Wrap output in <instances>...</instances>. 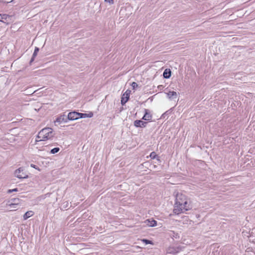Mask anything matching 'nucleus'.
I'll use <instances>...</instances> for the list:
<instances>
[{
	"label": "nucleus",
	"mask_w": 255,
	"mask_h": 255,
	"mask_svg": "<svg viewBox=\"0 0 255 255\" xmlns=\"http://www.w3.org/2000/svg\"><path fill=\"white\" fill-rule=\"evenodd\" d=\"M191 208L190 202L186 196L182 193H178L176 196L174 212L179 214L183 211H188L191 209Z\"/></svg>",
	"instance_id": "1"
},
{
	"label": "nucleus",
	"mask_w": 255,
	"mask_h": 255,
	"mask_svg": "<svg viewBox=\"0 0 255 255\" xmlns=\"http://www.w3.org/2000/svg\"><path fill=\"white\" fill-rule=\"evenodd\" d=\"M52 128H45L41 129L38 133L36 141H45L51 139L54 136Z\"/></svg>",
	"instance_id": "2"
},
{
	"label": "nucleus",
	"mask_w": 255,
	"mask_h": 255,
	"mask_svg": "<svg viewBox=\"0 0 255 255\" xmlns=\"http://www.w3.org/2000/svg\"><path fill=\"white\" fill-rule=\"evenodd\" d=\"M14 176L18 178H27L28 175L22 167H20L14 172Z\"/></svg>",
	"instance_id": "3"
},
{
	"label": "nucleus",
	"mask_w": 255,
	"mask_h": 255,
	"mask_svg": "<svg viewBox=\"0 0 255 255\" xmlns=\"http://www.w3.org/2000/svg\"><path fill=\"white\" fill-rule=\"evenodd\" d=\"M80 113L76 112H70L68 114L67 116V118L68 120H76L80 118Z\"/></svg>",
	"instance_id": "4"
},
{
	"label": "nucleus",
	"mask_w": 255,
	"mask_h": 255,
	"mask_svg": "<svg viewBox=\"0 0 255 255\" xmlns=\"http://www.w3.org/2000/svg\"><path fill=\"white\" fill-rule=\"evenodd\" d=\"M130 91L127 90L122 96L121 99V104L124 105L128 100L129 98Z\"/></svg>",
	"instance_id": "5"
},
{
	"label": "nucleus",
	"mask_w": 255,
	"mask_h": 255,
	"mask_svg": "<svg viewBox=\"0 0 255 255\" xmlns=\"http://www.w3.org/2000/svg\"><path fill=\"white\" fill-rule=\"evenodd\" d=\"M68 118H67V117L65 115H61L60 116V117H59L58 118H57L56 120V121H55V122H57L59 124H61L62 123H67V121H68Z\"/></svg>",
	"instance_id": "6"
},
{
	"label": "nucleus",
	"mask_w": 255,
	"mask_h": 255,
	"mask_svg": "<svg viewBox=\"0 0 255 255\" xmlns=\"http://www.w3.org/2000/svg\"><path fill=\"white\" fill-rule=\"evenodd\" d=\"M19 204V199L18 198H12L8 201V205L11 208H15L14 206Z\"/></svg>",
	"instance_id": "7"
},
{
	"label": "nucleus",
	"mask_w": 255,
	"mask_h": 255,
	"mask_svg": "<svg viewBox=\"0 0 255 255\" xmlns=\"http://www.w3.org/2000/svg\"><path fill=\"white\" fill-rule=\"evenodd\" d=\"M147 123L141 120H136L134 122V125L136 127H145Z\"/></svg>",
	"instance_id": "8"
},
{
	"label": "nucleus",
	"mask_w": 255,
	"mask_h": 255,
	"mask_svg": "<svg viewBox=\"0 0 255 255\" xmlns=\"http://www.w3.org/2000/svg\"><path fill=\"white\" fill-rule=\"evenodd\" d=\"M144 223L149 227H154L157 225V222L153 219L146 220Z\"/></svg>",
	"instance_id": "9"
},
{
	"label": "nucleus",
	"mask_w": 255,
	"mask_h": 255,
	"mask_svg": "<svg viewBox=\"0 0 255 255\" xmlns=\"http://www.w3.org/2000/svg\"><path fill=\"white\" fill-rule=\"evenodd\" d=\"M11 17V16L6 14H0V21L5 23V21H7L8 19Z\"/></svg>",
	"instance_id": "10"
},
{
	"label": "nucleus",
	"mask_w": 255,
	"mask_h": 255,
	"mask_svg": "<svg viewBox=\"0 0 255 255\" xmlns=\"http://www.w3.org/2000/svg\"><path fill=\"white\" fill-rule=\"evenodd\" d=\"M145 114L144 115L142 119L145 121H150L152 119L151 115L148 113V110L145 109Z\"/></svg>",
	"instance_id": "11"
},
{
	"label": "nucleus",
	"mask_w": 255,
	"mask_h": 255,
	"mask_svg": "<svg viewBox=\"0 0 255 255\" xmlns=\"http://www.w3.org/2000/svg\"><path fill=\"white\" fill-rule=\"evenodd\" d=\"M168 98L170 99H176L177 98V94L174 91H170L167 93Z\"/></svg>",
	"instance_id": "12"
},
{
	"label": "nucleus",
	"mask_w": 255,
	"mask_h": 255,
	"mask_svg": "<svg viewBox=\"0 0 255 255\" xmlns=\"http://www.w3.org/2000/svg\"><path fill=\"white\" fill-rule=\"evenodd\" d=\"M33 215V212L32 211H29L26 212L23 215L24 220H26L28 218L31 217Z\"/></svg>",
	"instance_id": "13"
},
{
	"label": "nucleus",
	"mask_w": 255,
	"mask_h": 255,
	"mask_svg": "<svg viewBox=\"0 0 255 255\" xmlns=\"http://www.w3.org/2000/svg\"><path fill=\"white\" fill-rule=\"evenodd\" d=\"M163 76L165 78H169L171 76V71L169 69H165L163 72Z\"/></svg>",
	"instance_id": "14"
},
{
	"label": "nucleus",
	"mask_w": 255,
	"mask_h": 255,
	"mask_svg": "<svg viewBox=\"0 0 255 255\" xmlns=\"http://www.w3.org/2000/svg\"><path fill=\"white\" fill-rule=\"evenodd\" d=\"M59 150L60 148L59 147H55L51 150L50 153L51 154H55L57 153Z\"/></svg>",
	"instance_id": "15"
},
{
	"label": "nucleus",
	"mask_w": 255,
	"mask_h": 255,
	"mask_svg": "<svg viewBox=\"0 0 255 255\" xmlns=\"http://www.w3.org/2000/svg\"><path fill=\"white\" fill-rule=\"evenodd\" d=\"M39 51V48L37 47H35L34 53L33 54V57H35L37 54V52Z\"/></svg>",
	"instance_id": "16"
},
{
	"label": "nucleus",
	"mask_w": 255,
	"mask_h": 255,
	"mask_svg": "<svg viewBox=\"0 0 255 255\" xmlns=\"http://www.w3.org/2000/svg\"><path fill=\"white\" fill-rule=\"evenodd\" d=\"M131 85L133 89H135V88H136L138 86V85L135 82H133L131 83Z\"/></svg>",
	"instance_id": "17"
},
{
	"label": "nucleus",
	"mask_w": 255,
	"mask_h": 255,
	"mask_svg": "<svg viewBox=\"0 0 255 255\" xmlns=\"http://www.w3.org/2000/svg\"><path fill=\"white\" fill-rule=\"evenodd\" d=\"M156 156V154L154 152H152L150 154V157L152 159L155 158Z\"/></svg>",
	"instance_id": "18"
},
{
	"label": "nucleus",
	"mask_w": 255,
	"mask_h": 255,
	"mask_svg": "<svg viewBox=\"0 0 255 255\" xmlns=\"http://www.w3.org/2000/svg\"><path fill=\"white\" fill-rule=\"evenodd\" d=\"M18 191V189L17 188H14V189H9L8 191H7V193H10L12 192H16Z\"/></svg>",
	"instance_id": "19"
},
{
	"label": "nucleus",
	"mask_w": 255,
	"mask_h": 255,
	"mask_svg": "<svg viewBox=\"0 0 255 255\" xmlns=\"http://www.w3.org/2000/svg\"><path fill=\"white\" fill-rule=\"evenodd\" d=\"M80 118H85L86 117H88V114H82L80 113Z\"/></svg>",
	"instance_id": "20"
},
{
	"label": "nucleus",
	"mask_w": 255,
	"mask_h": 255,
	"mask_svg": "<svg viewBox=\"0 0 255 255\" xmlns=\"http://www.w3.org/2000/svg\"><path fill=\"white\" fill-rule=\"evenodd\" d=\"M142 241L144 242L146 244H151V241L148 240L143 239Z\"/></svg>",
	"instance_id": "21"
},
{
	"label": "nucleus",
	"mask_w": 255,
	"mask_h": 255,
	"mask_svg": "<svg viewBox=\"0 0 255 255\" xmlns=\"http://www.w3.org/2000/svg\"><path fill=\"white\" fill-rule=\"evenodd\" d=\"M105 1L109 2L111 4H113L114 3L113 0H105Z\"/></svg>",
	"instance_id": "22"
},
{
	"label": "nucleus",
	"mask_w": 255,
	"mask_h": 255,
	"mask_svg": "<svg viewBox=\"0 0 255 255\" xmlns=\"http://www.w3.org/2000/svg\"><path fill=\"white\" fill-rule=\"evenodd\" d=\"M13 0H5V1H3L4 2H6V3H9V2H12Z\"/></svg>",
	"instance_id": "23"
},
{
	"label": "nucleus",
	"mask_w": 255,
	"mask_h": 255,
	"mask_svg": "<svg viewBox=\"0 0 255 255\" xmlns=\"http://www.w3.org/2000/svg\"><path fill=\"white\" fill-rule=\"evenodd\" d=\"M34 57H33V56L32 57V58H31V60L30 61V63H32L34 61Z\"/></svg>",
	"instance_id": "24"
},
{
	"label": "nucleus",
	"mask_w": 255,
	"mask_h": 255,
	"mask_svg": "<svg viewBox=\"0 0 255 255\" xmlns=\"http://www.w3.org/2000/svg\"><path fill=\"white\" fill-rule=\"evenodd\" d=\"M92 116H93V114H92V113H91V114H88V117L91 118V117H92Z\"/></svg>",
	"instance_id": "25"
},
{
	"label": "nucleus",
	"mask_w": 255,
	"mask_h": 255,
	"mask_svg": "<svg viewBox=\"0 0 255 255\" xmlns=\"http://www.w3.org/2000/svg\"><path fill=\"white\" fill-rule=\"evenodd\" d=\"M31 167H33V168H35V165H32V164H31Z\"/></svg>",
	"instance_id": "26"
},
{
	"label": "nucleus",
	"mask_w": 255,
	"mask_h": 255,
	"mask_svg": "<svg viewBox=\"0 0 255 255\" xmlns=\"http://www.w3.org/2000/svg\"><path fill=\"white\" fill-rule=\"evenodd\" d=\"M162 86L161 85H160V86H158V88H159L160 87H161Z\"/></svg>",
	"instance_id": "27"
}]
</instances>
